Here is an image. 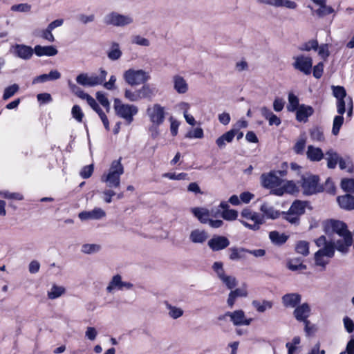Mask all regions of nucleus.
<instances>
[{"label": "nucleus", "mask_w": 354, "mask_h": 354, "mask_svg": "<svg viewBox=\"0 0 354 354\" xmlns=\"http://www.w3.org/2000/svg\"><path fill=\"white\" fill-rule=\"evenodd\" d=\"M333 96L337 99V111L339 115L335 116L333 122L332 133L334 136L338 135L341 127L344 123L343 114L346 111V91L344 86H332Z\"/></svg>", "instance_id": "obj_1"}, {"label": "nucleus", "mask_w": 354, "mask_h": 354, "mask_svg": "<svg viewBox=\"0 0 354 354\" xmlns=\"http://www.w3.org/2000/svg\"><path fill=\"white\" fill-rule=\"evenodd\" d=\"M124 173V167L121 163V158L113 160L107 174H104L101 180L106 183L109 188H118L120 186V176Z\"/></svg>", "instance_id": "obj_2"}, {"label": "nucleus", "mask_w": 354, "mask_h": 354, "mask_svg": "<svg viewBox=\"0 0 354 354\" xmlns=\"http://www.w3.org/2000/svg\"><path fill=\"white\" fill-rule=\"evenodd\" d=\"M113 107L115 114L118 117L124 119L127 124H130L133 121V116L138 112V109L136 106L123 104L118 98L114 100Z\"/></svg>", "instance_id": "obj_3"}, {"label": "nucleus", "mask_w": 354, "mask_h": 354, "mask_svg": "<svg viewBox=\"0 0 354 354\" xmlns=\"http://www.w3.org/2000/svg\"><path fill=\"white\" fill-rule=\"evenodd\" d=\"M123 78L129 85L133 86L145 84L151 77L148 72L142 69L129 68L124 72Z\"/></svg>", "instance_id": "obj_4"}, {"label": "nucleus", "mask_w": 354, "mask_h": 354, "mask_svg": "<svg viewBox=\"0 0 354 354\" xmlns=\"http://www.w3.org/2000/svg\"><path fill=\"white\" fill-rule=\"evenodd\" d=\"M317 175L308 174L301 177V187L304 195H313L324 191L323 186L319 184Z\"/></svg>", "instance_id": "obj_5"}, {"label": "nucleus", "mask_w": 354, "mask_h": 354, "mask_svg": "<svg viewBox=\"0 0 354 354\" xmlns=\"http://www.w3.org/2000/svg\"><path fill=\"white\" fill-rule=\"evenodd\" d=\"M103 21L106 26L124 27L131 24L133 19L130 15H122L113 11L104 16Z\"/></svg>", "instance_id": "obj_6"}, {"label": "nucleus", "mask_w": 354, "mask_h": 354, "mask_svg": "<svg viewBox=\"0 0 354 354\" xmlns=\"http://www.w3.org/2000/svg\"><path fill=\"white\" fill-rule=\"evenodd\" d=\"M306 202L297 200L292 203L288 212H282L283 218L292 224L298 223L299 216L304 214Z\"/></svg>", "instance_id": "obj_7"}, {"label": "nucleus", "mask_w": 354, "mask_h": 354, "mask_svg": "<svg viewBox=\"0 0 354 354\" xmlns=\"http://www.w3.org/2000/svg\"><path fill=\"white\" fill-rule=\"evenodd\" d=\"M242 217L254 221L253 224H250L243 220H239V221L247 228L257 231L260 228V225L264 223L263 216L257 212H254L250 209H243L241 213Z\"/></svg>", "instance_id": "obj_8"}, {"label": "nucleus", "mask_w": 354, "mask_h": 354, "mask_svg": "<svg viewBox=\"0 0 354 354\" xmlns=\"http://www.w3.org/2000/svg\"><path fill=\"white\" fill-rule=\"evenodd\" d=\"M295 62L292 66L295 69L303 73L304 75H310L313 68V59L309 56L300 55L293 57Z\"/></svg>", "instance_id": "obj_9"}, {"label": "nucleus", "mask_w": 354, "mask_h": 354, "mask_svg": "<svg viewBox=\"0 0 354 354\" xmlns=\"http://www.w3.org/2000/svg\"><path fill=\"white\" fill-rule=\"evenodd\" d=\"M133 287V283L128 281H123L121 275L117 274L111 278L106 290L109 293H113L115 291H123L130 290Z\"/></svg>", "instance_id": "obj_10"}, {"label": "nucleus", "mask_w": 354, "mask_h": 354, "mask_svg": "<svg viewBox=\"0 0 354 354\" xmlns=\"http://www.w3.org/2000/svg\"><path fill=\"white\" fill-rule=\"evenodd\" d=\"M147 113L153 124H162L165 118V108L159 104H155L147 109Z\"/></svg>", "instance_id": "obj_11"}, {"label": "nucleus", "mask_w": 354, "mask_h": 354, "mask_svg": "<svg viewBox=\"0 0 354 354\" xmlns=\"http://www.w3.org/2000/svg\"><path fill=\"white\" fill-rule=\"evenodd\" d=\"M226 317H230L234 326H248L252 322V319H246L245 313L242 310H237L234 312H226L224 315L218 317L219 320L224 319Z\"/></svg>", "instance_id": "obj_12"}, {"label": "nucleus", "mask_w": 354, "mask_h": 354, "mask_svg": "<svg viewBox=\"0 0 354 354\" xmlns=\"http://www.w3.org/2000/svg\"><path fill=\"white\" fill-rule=\"evenodd\" d=\"M263 187L267 189H272L281 185L282 179L276 174V172L270 171L269 173L263 174L261 176Z\"/></svg>", "instance_id": "obj_13"}, {"label": "nucleus", "mask_w": 354, "mask_h": 354, "mask_svg": "<svg viewBox=\"0 0 354 354\" xmlns=\"http://www.w3.org/2000/svg\"><path fill=\"white\" fill-rule=\"evenodd\" d=\"M230 244L229 239L220 235H214L207 242V245L214 252L220 251L227 248Z\"/></svg>", "instance_id": "obj_14"}, {"label": "nucleus", "mask_w": 354, "mask_h": 354, "mask_svg": "<svg viewBox=\"0 0 354 354\" xmlns=\"http://www.w3.org/2000/svg\"><path fill=\"white\" fill-rule=\"evenodd\" d=\"M105 212L100 208L95 207L91 211H83L79 213V218L82 221L98 220L105 216Z\"/></svg>", "instance_id": "obj_15"}, {"label": "nucleus", "mask_w": 354, "mask_h": 354, "mask_svg": "<svg viewBox=\"0 0 354 354\" xmlns=\"http://www.w3.org/2000/svg\"><path fill=\"white\" fill-rule=\"evenodd\" d=\"M34 53V48H32L29 46L24 44H16L14 46V54L17 57L25 60L30 59Z\"/></svg>", "instance_id": "obj_16"}, {"label": "nucleus", "mask_w": 354, "mask_h": 354, "mask_svg": "<svg viewBox=\"0 0 354 354\" xmlns=\"http://www.w3.org/2000/svg\"><path fill=\"white\" fill-rule=\"evenodd\" d=\"M295 112L296 120L298 122H306L308 118L314 113V109L311 106L302 104Z\"/></svg>", "instance_id": "obj_17"}, {"label": "nucleus", "mask_w": 354, "mask_h": 354, "mask_svg": "<svg viewBox=\"0 0 354 354\" xmlns=\"http://www.w3.org/2000/svg\"><path fill=\"white\" fill-rule=\"evenodd\" d=\"M310 308L307 303H304L300 306H296L294 310V316L299 322H306L310 315Z\"/></svg>", "instance_id": "obj_18"}, {"label": "nucleus", "mask_w": 354, "mask_h": 354, "mask_svg": "<svg viewBox=\"0 0 354 354\" xmlns=\"http://www.w3.org/2000/svg\"><path fill=\"white\" fill-rule=\"evenodd\" d=\"M337 201L339 207L346 211L354 209V196L349 194L339 196Z\"/></svg>", "instance_id": "obj_19"}, {"label": "nucleus", "mask_w": 354, "mask_h": 354, "mask_svg": "<svg viewBox=\"0 0 354 354\" xmlns=\"http://www.w3.org/2000/svg\"><path fill=\"white\" fill-rule=\"evenodd\" d=\"M282 303L286 308H295L301 301V297L298 293H288L282 298Z\"/></svg>", "instance_id": "obj_20"}, {"label": "nucleus", "mask_w": 354, "mask_h": 354, "mask_svg": "<svg viewBox=\"0 0 354 354\" xmlns=\"http://www.w3.org/2000/svg\"><path fill=\"white\" fill-rule=\"evenodd\" d=\"M260 211L263 214L261 216H263V218L275 219L281 214L279 211L276 210L273 206L266 203L261 205Z\"/></svg>", "instance_id": "obj_21"}, {"label": "nucleus", "mask_w": 354, "mask_h": 354, "mask_svg": "<svg viewBox=\"0 0 354 354\" xmlns=\"http://www.w3.org/2000/svg\"><path fill=\"white\" fill-rule=\"evenodd\" d=\"M35 53L38 57L41 56H55L58 53L57 49L53 46H42L41 45H36L34 48Z\"/></svg>", "instance_id": "obj_22"}, {"label": "nucleus", "mask_w": 354, "mask_h": 354, "mask_svg": "<svg viewBox=\"0 0 354 354\" xmlns=\"http://www.w3.org/2000/svg\"><path fill=\"white\" fill-rule=\"evenodd\" d=\"M315 4L319 6V8L315 10L319 17H323L334 12V9L326 5V0H311Z\"/></svg>", "instance_id": "obj_23"}, {"label": "nucleus", "mask_w": 354, "mask_h": 354, "mask_svg": "<svg viewBox=\"0 0 354 354\" xmlns=\"http://www.w3.org/2000/svg\"><path fill=\"white\" fill-rule=\"evenodd\" d=\"M174 88L179 94H184L188 91V84L180 75H176L173 77Z\"/></svg>", "instance_id": "obj_24"}, {"label": "nucleus", "mask_w": 354, "mask_h": 354, "mask_svg": "<svg viewBox=\"0 0 354 354\" xmlns=\"http://www.w3.org/2000/svg\"><path fill=\"white\" fill-rule=\"evenodd\" d=\"M306 156L310 161L319 162L324 158V154L320 148L309 145L308 146Z\"/></svg>", "instance_id": "obj_25"}, {"label": "nucleus", "mask_w": 354, "mask_h": 354, "mask_svg": "<svg viewBox=\"0 0 354 354\" xmlns=\"http://www.w3.org/2000/svg\"><path fill=\"white\" fill-rule=\"evenodd\" d=\"M61 74L56 70L50 71L48 74H42L35 77L32 80V84L43 83L47 81L56 80L59 79Z\"/></svg>", "instance_id": "obj_26"}, {"label": "nucleus", "mask_w": 354, "mask_h": 354, "mask_svg": "<svg viewBox=\"0 0 354 354\" xmlns=\"http://www.w3.org/2000/svg\"><path fill=\"white\" fill-rule=\"evenodd\" d=\"M235 136L236 131L230 130L218 137L216 140V144L220 149H223L225 147L227 143L233 141Z\"/></svg>", "instance_id": "obj_27"}, {"label": "nucleus", "mask_w": 354, "mask_h": 354, "mask_svg": "<svg viewBox=\"0 0 354 354\" xmlns=\"http://www.w3.org/2000/svg\"><path fill=\"white\" fill-rule=\"evenodd\" d=\"M191 212L201 223H208L209 221V217L210 216V213L207 209L203 207H194L191 209Z\"/></svg>", "instance_id": "obj_28"}, {"label": "nucleus", "mask_w": 354, "mask_h": 354, "mask_svg": "<svg viewBox=\"0 0 354 354\" xmlns=\"http://www.w3.org/2000/svg\"><path fill=\"white\" fill-rule=\"evenodd\" d=\"M247 295L248 292L245 288H239L232 290L228 296L227 301V305L230 308H232L237 297H245Z\"/></svg>", "instance_id": "obj_29"}, {"label": "nucleus", "mask_w": 354, "mask_h": 354, "mask_svg": "<svg viewBox=\"0 0 354 354\" xmlns=\"http://www.w3.org/2000/svg\"><path fill=\"white\" fill-rule=\"evenodd\" d=\"M208 238V234L205 230L196 229L192 230L189 234V240L193 243H203Z\"/></svg>", "instance_id": "obj_30"}, {"label": "nucleus", "mask_w": 354, "mask_h": 354, "mask_svg": "<svg viewBox=\"0 0 354 354\" xmlns=\"http://www.w3.org/2000/svg\"><path fill=\"white\" fill-rule=\"evenodd\" d=\"M288 238L289 236L286 235L285 233H279L276 230L269 233V239L275 245H282L288 241Z\"/></svg>", "instance_id": "obj_31"}, {"label": "nucleus", "mask_w": 354, "mask_h": 354, "mask_svg": "<svg viewBox=\"0 0 354 354\" xmlns=\"http://www.w3.org/2000/svg\"><path fill=\"white\" fill-rule=\"evenodd\" d=\"M141 99H149L151 100L157 93V89L154 86H151L149 84H143V86L138 89Z\"/></svg>", "instance_id": "obj_32"}, {"label": "nucleus", "mask_w": 354, "mask_h": 354, "mask_svg": "<svg viewBox=\"0 0 354 354\" xmlns=\"http://www.w3.org/2000/svg\"><path fill=\"white\" fill-rule=\"evenodd\" d=\"M327 167L328 169H335L338 163L340 156L333 149L328 150L326 153Z\"/></svg>", "instance_id": "obj_33"}, {"label": "nucleus", "mask_w": 354, "mask_h": 354, "mask_svg": "<svg viewBox=\"0 0 354 354\" xmlns=\"http://www.w3.org/2000/svg\"><path fill=\"white\" fill-rule=\"evenodd\" d=\"M230 252L229 258L232 261H238L245 258V253H247V249L244 248L232 247L228 249Z\"/></svg>", "instance_id": "obj_34"}, {"label": "nucleus", "mask_w": 354, "mask_h": 354, "mask_svg": "<svg viewBox=\"0 0 354 354\" xmlns=\"http://www.w3.org/2000/svg\"><path fill=\"white\" fill-rule=\"evenodd\" d=\"M106 75L107 72L104 69L100 68L99 75L96 74L90 75V87L102 84L106 80Z\"/></svg>", "instance_id": "obj_35"}, {"label": "nucleus", "mask_w": 354, "mask_h": 354, "mask_svg": "<svg viewBox=\"0 0 354 354\" xmlns=\"http://www.w3.org/2000/svg\"><path fill=\"white\" fill-rule=\"evenodd\" d=\"M166 308L168 310L169 316L174 319H176L183 316L184 311L180 308L172 306L167 301L164 302Z\"/></svg>", "instance_id": "obj_36"}, {"label": "nucleus", "mask_w": 354, "mask_h": 354, "mask_svg": "<svg viewBox=\"0 0 354 354\" xmlns=\"http://www.w3.org/2000/svg\"><path fill=\"white\" fill-rule=\"evenodd\" d=\"M287 267L292 271L304 270L306 269V266L302 262L299 258H294L288 260Z\"/></svg>", "instance_id": "obj_37"}, {"label": "nucleus", "mask_w": 354, "mask_h": 354, "mask_svg": "<svg viewBox=\"0 0 354 354\" xmlns=\"http://www.w3.org/2000/svg\"><path fill=\"white\" fill-rule=\"evenodd\" d=\"M288 104L287 105V110L289 112H295L301 104H299V100L297 95H295L293 93H289L288 97Z\"/></svg>", "instance_id": "obj_38"}, {"label": "nucleus", "mask_w": 354, "mask_h": 354, "mask_svg": "<svg viewBox=\"0 0 354 354\" xmlns=\"http://www.w3.org/2000/svg\"><path fill=\"white\" fill-rule=\"evenodd\" d=\"M336 249V242L334 241H329V243L324 246L322 248L318 250L323 256L327 257L328 258H332L334 257L335 252Z\"/></svg>", "instance_id": "obj_39"}, {"label": "nucleus", "mask_w": 354, "mask_h": 354, "mask_svg": "<svg viewBox=\"0 0 354 354\" xmlns=\"http://www.w3.org/2000/svg\"><path fill=\"white\" fill-rule=\"evenodd\" d=\"M310 139L313 141L323 142L325 140L324 131L322 127H315L309 131Z\"/></svg>", "instance_id": "obj_40"}, {"label": "nucleus", "mask_w": 354, "mask_h": 354, "mask_svg": "<svg viewBox=\"0 0 354 354\" xmlns=\"http://www.w3.org/2000/svg\"><path fill=\"white\" fill-rule=\"evenodd\" d=\"M107 56L112 61H115L120 58L122 56V51L120 50L118 43L113 42L112 44L111 49L107 53Z\"/></svg>", "instance_id": "obj_41"}, {"label": "nucleus", "mask_w": 354, "mask_h": 354, "mask_svg": "<svg viewBox=\"0 0 354 354\" xmlns=\"http://www.w3.org/2000/svg\"><path fill=\"white\" fill-rule=\"evenodd\" d=\"M68 86L70 90L73 93H74L75 95H77L78 97L82 99V100H87L91 97L90 95L84 92V91L76 84L72 83L71 82H68Z\"/></svg>", "instance_id": "obj_42"}, {"label": "nucleus", "mask_w": 354, "mask_h": 354, "mask_svg": "<svg viewBox=\"0 0 354 354\" xmlns=\"http://www.w3.org/2000/svg\"><path fill=\"white\" fill-rule=\"evenodd\" d=\"M252 304L259 313H263L272 307V302L267 300H263L262 302L254 300Z\"/></svg>", "instance_id": "obj_43"}, {"label": "nucleus", "mask_w": 354, "mask_h": 354, "mask_svg": "<svg viewBox=\"0 0 354 354\" xmlns=\"http://www.w3.org/2000/svg\"><path fill=\"white\" fill-rule=\"evenodd\" d=\"M64 292L65 288L64 287L54 284L50 290L48 291V297L50 299H55L62 296Z\"/></svg>", "instance_id": "obj_44"}, {"label": "nucleus", "mask_w": 354, "mask_h": 354, "mask_svg": "<svg viewBox=\"0 0 354 354\" xmlns=\"http://www.w3.org/2000/svg\"><path fill=\"white\" fill-rule=\"evenodd\" d=\"M338 163L339 168L342 170L347 169L349 173L353 172L354 170V165L350 157L345 158L340 157Z\"/></svg>", "instance_id": "obj_45"}, {"label": "nucleus", "mask_w": 354, "mask_h": 354, "mask_svg": "<svg viewBox=\"0 0 354 354\" xmlns=\"http://www.w3.org/2000/svg\"><path fill=\"white\" fill-rule=\"evenodd\" d=\"M295 251L297 253L306 257L309 254V243L306 241H299L295 245Z\"/></svg>", "instance_id": "obj_46"}, {"label": "nucleus", "mask_w": 354, "mask_h": 354, "mask_svg": "<svg viewBox=\"0 0 354 354\" xmlns=\"http://www.w3.org/2000/svg\"><path fill=\"white\" fill-rule=\"evenodd\" d=\"M100 249V245L86 243L82 245L81 251L84 254H91L98 252Z\"/></svg>", "instance_id": "obj_47"}, {"label": "nucleus", "mask_w": 354, "mask_h": 354, "mask_svg": "<svg viewBox=\"0 0 354 354\" xmlns=\"http://www.w3.org/2000/svg\"><path fill=\"white\" fill-rule=\"evenodd\" d=\"M19 89V86L17 84H13L4 89L3 94V100H7L12 97Z\"/></svg>", "instance_id": "obj_48"}, {"label": "nucleus", "mask_w": 354, "mask_h": 354, "mask_svg": "<svg viewBox=\"0 0 354 354\" xmlns=\"http://www.w3.org/2000/svg\"><path fill=\"white\" fill-rule=\"evenodd\" d=\"M342 189L350 193H354V179L353 178H344L341 182Z\"/></svg>", "instance_id": "obj_49"}, {"label": "nucleus", "mask_w": 354, "mask_h": 354, "mask_svg": "<svg viewBox=\"0 0 354 354\" xmlns=\"http://www.w3.org/2000/svg\"><path fill=\"white\" fill-rule=\"evenodd\" d=\"M299 49L301 51L317 50L318 49V41L316 39L310 40L300 46Z\"/></svg>", "instance_id": "obj_50"}, {"label": "nucleus", "mask_w": 354, "mask_h": 354, "mask_svg": "<svg viewBox=\"0 0 354 354\" xmlns=\"http://www.w3.org/2000/svg\"><path fill=\"white\" fill-rule=\"evenodd\" d=\"M203 136H204L203 130L201 127H197V128L194 129V130H190L185 136V137L186 138H189V139H192V138H199L200 139V138H203Z\"/></svg>", "instance_id": "obj_51"}, {"label": "nucleus", "mask_w": 354, "mask_h": 354, "mask_svg": "<svg viewBox=\"0 0 354 354\" xmlns=\"http://www.w3.org/2000/svg\"><path fill=\"white\" fill-rule=\"evenodd\" d=\"M324 257L320 252L317 251L315 254V265L322 268V270H325L326 265L329 263L328 260H325Z\"/></svg>", "instance_id": "obj_52"}, {"label": "nucleus", "mask_w": 354, "mask_h": 354, "mask_svg": "<svg viewBox=\"0 0 354 354\" xmlns=\"http://www.w3.org/2000/svg\"><path fill=\"white\" fill-rule=\"evenodd\" d=\"M221 216L226 221H234L238 216V212L234 209H225L221 212Z\"/></svg>", "instance_id": "obj_53"}, {"label": "nucleus", "mask_w": 354, "mask_h": 354, "mask_svg": "<svg viewBox=\"0 0 354 354\" xmlns=\"http://www.w3.org/2000/svg\"><path fill=\"white\" fill-rule=\"evenodd\" d=\"M223 266V263L220 261L214 262L212 266L214 271L217 274L221 281L226 276Z\"/></svg>", "instance_id": "obj_54"}, {"label": "nucleus", "mask_w": 354, "mask_h": 354, "mask_svg": "<svg viewBox=\"0 0 354 354\" xmlns=\"http://www.w3.org/2000/svg\"><path fill=\"white\" fill-rule=\"evenodd\" d=\"M124 97L131 102H136L140 100L138 89L136 91H131V89H125Z\"/></svg>", "instance_id": "obj_55"}, {"label": "nucleus", "mask_w": 354, "mask_h": 354, "mask_svg": "<svg viewBox=\"0 0 354 354\" xmlns=\"http://www.w3.org/2000/svg\"><path fill=\"white\" fill-rule=\"evenodd\" d=\"M71 114L73 118H75L77 122H81L84 118V113L79 105H74L71 110Z\"/></svg>", "instance_id": "obj_56"}, {"label": "nucleus", "mask_w": 354, "mask_h": 354, "mask_svg": "<svg viewBox=\"0 0 354 354\" xmlns=\"http://www.w3.org/2000/svg\"><path fill=\"white\" fill-rule=\"evenodd\" d=\"M76 82L83 86H90V76L87 73H81L76 77Z\"/></svg>", "instance_id": "obj_57"}, {"label": "nucleus", "mask_w": 354, "mask_h": 354, "mask_svg": "<svg viewBox=\"0 0 354 354\" xmlns=\"http://www.w3.org/2000/svg\"><path fill=\"white\" fill-rule=\"evenodd\" d=\"M31 6L28 3H19L11 6L10 10L13 12H28L30 10Z\"/></svg>", "instance_id": "obj_58"}, {"label": "nucleus", "mask_w": 354, "mask_h": 354, "mask_svg": "<svg viewBox=\"0 0 354 354\" xmlns=\"http://www.w3.org/2000/svg\"><path fill=\"white\" fill-rule=\"evenodd\" d=\"M221 281L226 286L228 289H233L237 285L236 279L234 277L226 275Z\"/></svg>", "instance_id": "obj_59"}, {"label": "nucleus", "mask_w": 354, "mask_h": 354, "mask_svg": "<svg viewBox=\"0 0 354 354\" xmlns=\"http://www.w3.org/2000/svg\"><path fill=\"white\" fill-rule=\"evenodd\" d=\"M131 42L138 46H149L150 45V41L149 39L142 37L140 35H136L132 37Z\"/></svg>", "instance_id": "obj_60"}, {"label": "nucleus", "mask_w": 354, "mask_h": 354, "mask_svg": "<svg viewBox=\"0 0 354 354\" xmlns=\"http://www.w3.org/2000/svg\"><path fill=\"white\" fill-rule=\"evenodd\" d=\"M283 187L288 194H292L298 192V187L292 180L286 182Z\"/></svg>", "instance_id": "obj_61"}, {"label": "nucleus", "mask_w": 354, "mask_h": 354, "mask_svg": "<svg viewBox=\"0 0 354 354\" xmlns=\"http://www.w3.org/2000/svg\"><path fill=\"white\" fill-rule=\"evenodd\" d=\"M37 99L40 104H48L53 101V98L50 93H42L37 95Z\"/></svg>", "instance_id": "obj_62"}, {"label": "nucleus", "mask_w": 354, "mask_h": 354, "mask_svg": "<svg viewBox=\"0 0 354 354\" xmlns=\"http://www.w3.org/2000/svg\"><path fill=\"white\" fill-rule=\"evenodd\" d=\"M93 172V165H89L84 166L82 169L80 174L82 178L86 179L91 176Z\"/></svg>", "instance_id": "obj_63"}, {"label": "nucleus", "mask_w": 354, "mask_h": 354, "mask_svg": "<svg viewBox=\"0 0 354 354\" xmlns=\"http://www.w3.org/2000/svg\"><path fill=\"white\" fill-rule=\"evenodd\" d=\"M306 146V140L304 139L299 140L294 146V151L296 154H303Z\"/></svg>", "instance_id": "obj_64"}]
</instances>
